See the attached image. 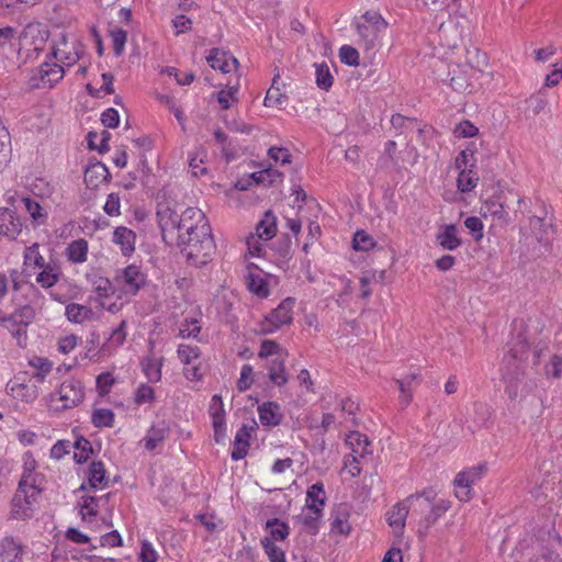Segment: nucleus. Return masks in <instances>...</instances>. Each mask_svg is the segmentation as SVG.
Masks as SVG:
<instances>
[{"mask_svg":"<svg viewBox=\"0 0 562 562\" xmlns=\"http://www.w3.org/2000/svg\"><path fill=\"white\" fill-rule=\"evenodd\" d=\"M529 346L525 337L518 336L513 342L508 355L504 360L503 378L506 386L505 392L510 400H516L519 394V383L524 379V370L520 366L527 359Z\"/></svg>","mask_w":562,"mask_h":562,"instance_id":"nucleus-1","label":"nucleus"},{"mask_svg":"<svg viewBox=\"0 0 562 562\" xmlns=\"http://www.w3.org/2000/svg\"><path fill=\"white\" fill-rule=\"evenodd\" d=\"M387 27V22L378 11H367L356 22L360 43L366 50L374 49L380 44L381 33Z\"/></svg>","mask_w":562,"mask_h":562,"instance_id":"nucleus-2","label":"nucleus"},{"mask_svg":"<svg viewBox=\"0 0 562 562\" xmlns=\"http://www.w3.org/2000/svg\"><path fill=\"white\" fill-rule=\"evenodd\" d=\"M85 398L82 383L76 379L64 381L58 390L50 394V406L55 411H65L76 407Z\"/></svg>","mask_w":562,"mask_h":562,"instance_id":"nucleus-3","label":"nucleus"},{"mask_svg":"<svg viewBox=\"0 0 562 562\" xmlns=\"http://www.w3.org/2000/svg\"><path fill=\"white\" fill-rule=\"evenodd\" d=\"M199 244H189L181 247V254L194 266L205 265L212 257L215 245L211 234V226H201Z\"/></svg>","mask_w":562,"mask_h":562,"instance_id":"nucleus-4","label":"nucleus"},{"mask_svg":"<svg viewBox=\"0 0 562 562\" xmlns=\"http://www.w3.org/2000/svg\"><path fill=\"white\" fill-rule=\"evenodd\" d=\"M295 300L284 299L274 310L265 316L259 323V331L265 335L273 334L283 325H290L293 321V307Z\"/></svg>","mask_w":562,"mask_h":562,"instance_id":"nucleus-5","label":"nucleus"},{"mask_svg":"<svg viewBox=\"0 0 562 562\" xmlns=\"http://www.w3.org/2000/svg\"><path fill=\"white\" fill-rule=\"evenodd\" d=\"M204 225H210L204 213L200 209L188 207L184 211L183 228L179 232L178 236L181 247L189 244H199L201 240L199 232L201 231V226Z\"/></svg>","mask_w":562,"mask_h":562,"instance_id":"nucleus-6","label":"nucleus"},{"mask_svg":"<svg viewBox=\"0 0 562 562\" xmlns=\"http://www.w3.org/2000/svg\"><path fill=\"white\" fill-rule=\"evenodd\" d=\"M65 75L63 65L44 61L30 77L29 83L33 89H49L59 82Z\"/></svg>","mask_w":562,"mask_h":562,"instance_id":"nucleus-7","label":"nucleus"},{"mask_svg":"<svg viewBox=\"0 0 562 562\" xmlns=\"http://www.w3.org/2000/svg\"><path fill=\"white\" fill-rule=\"evenodd\" d=\"M486 469L485 463H480L459 472L453 481L456 486V497L461 502H468L472 497V485L483 477Z\"/></svg>","mask_w":562,"mask_h":562,"instance_id":"nucleus-8","label":"nucleus"},{"mask_svg":"<svg viewBox=\"0 0 562 562\" xmlns=\"http://www.w3.org/2000/svg\"><path fill=\"white\" fill-rule=\"evenodd\" d=\"M115 281L125 294L135 295L146 283V276L138 266L130 265L117 273Z\"/></svg>","mask_w":562,"mask_h":562,"instance_id":"nucleus-9","label":"nucleus"},{"mask_svg":"<svg viewBox=\"0 0 562 562\" xmlns=\"http://www.w3.org/2000/svg\"><path fill=\"white\" fill-rule=\"evenodd\" d=\"M157 218L158 224L162 232L165 231H179L181 232L183 226V218H184V212L181 214V216L178 215V213L170 207V205L166 202H160L157 205Z\"/></svg>","mask_w":562,"mask_h":562,"instance_id":"nucleus-10","label":"nucleus"},{"mask_svg":"<svg viewBox=\"0 0 562 562\" xmlns=\"http://www.w3.org/2000/svg\"><path fill=\"white\" fill-rule=\"evenodd\" d=\"M23 222L16 213L10 209H0V235L10 240L16 239L21 234Z\"/></svg>","mask_w":562,"mask_h":562,"instance_id":"nucleus-11","label":"nucleus"},{"mask_svg":"<svg viewBox=\"0 0 562 562\" xmlns=\"http://www.w3.org/2000/svg\"><path fill=\"white\" fill-rule=\"evenodd\" d=\"M206 61L213 69L223 74L235 71L238 67V60L231 53L220 48L211 49Z\"/></svg>","mask_w":562,"mask_h":562,"instance_id":"nucleus-12","label":"nucleus"},{"mask_svg":"<svg viewBox=\"0 0 562 562\" xmlns=\"http://www.w3.org/2000/svg\"><path fill=\"white\" fill-rule=\"evenodd\" d=\"M209 412L212 417L214 439L220 442L225 436V409L221 395L212 396Z\"/></svg>","mask_w":562,"mask_h":562,"instance_id":"nucleus-13","label":"nucleus"},{"mask_svg":"<svg viewBox=\"0 0 562 562\" xmlns=\"http://www.w3.org/2000/svg\"><path fill=\"white\" fill-rule=\"evenodd\" d=\"M24 546L14 537L5 536L0 540V558L2 562H24Z\"/></svg>","mask_w":562,"mask_h":562,"instance_id":"nucleus-14","label":"nucleus"},{"mask_svg":"<svg viewBox=\"0 0 562 562\" xmlns=\"http://www.w3.org/2000/svg\"><path fill=\"white\" fill-rule=\"evenodd\" d=\"M25 496L24 493L15 492L11 502V518L24 520L32 517L36 498Z\"/></svg>","mask_w":562,"mask_h":562,"instance_id":"nucleus-15","label":"nucleus"},{"mask_svg":"<svg viewBox=\"0 0 562 562\" xmlns=\"http://www.w3.org/2000/svg\"><path fill=\"white\" fill-rule=\"evenodd\" d=\"M258 416L261 425L274 427L281 424L283 414L281 406L277 402H265L258 406Z\"/></svg>","mask_w":562,"mask_h":562,"instance_id":"nucleus-16","label":"nucleus"},{"mask_svg":"<svg viewBox=\"0 0 562 562\" xmlns=\"http://www.w3.org/2000/svg\"><path fill=\"white\" fill-rule=\"evenodd\" d=\"M44 476L41 473L22 474L16 492L26 494L25 497L37 498L43 490Z\"/></svg>","mask_w":562,"mask_h":562,"instance_id":"nucleus-17","label":"nucleus"},{"mask_svg":"<svg viewBox=\"0 0 562 562\" xmlns=\"http://www.w3.org/2000/svg\"><path fill=\"white\" fill-rule=\"evenodd\" d=\"M168 434L169 427L166 422L162 420L153 425L143 439L145 449L148 451L155 450L166 440Z\"/></svg>","mask_w":562,"mask_h":562,"instance_id":"nucleus-18","label":"nucleus"},{"mask_svg":"<svg viewBox=\"0 0 562 562\" xmlns=\"http://www.w3.org/2000/svg\"><path fill=\"white\" fill-rule=\"evenodd\" d=\"M135 233L124 226L116 227L113 232V243L119 245L124 256H130L135 250Z\"/></svg>","mask_w":562,"mask_h":562,"instance_id":"nucleus-19","label":"nucleus"},{"mask_svg":"<svg viewBox=\"0 0 562 562\" xmlns=\"http://www.w3.org/2000/svg\"><path fill=\"white\" fill-rule=\"evenodd\" d=\"M109 177L110 172L102 162L92 164L85 170V182L89 188H98L101 183L106 182Z\"/></svg>","mask_w":562,"mask_h":562,"instance_id":"nucleus-20","label":"nucleus"},{"mask_svg":"<svg viewBox=\"0 0 562 562\" xmlns=\"http://www.w3.org/2000/svg\"><path fill=\"white\" fill-rule=\"evenodd\" d=\"M248 290L258 297L266 299L270 295V288L261 271H249L246 276Z\"/></svg>","mask_w":562,"mask_h":562,"instance_id":"nucleus-21","label":"nucleus"},{"mask_svg":"<svg viewBox=\"0 0 562 562\" xmlns=\"http://www.w3.org/2000/svg\"><path fill=\"white\" fill-rule=\"evenodd\" d=\"M66 47L67 38L65 34H61L59 42L53 47L52 55L64 66L70 67L80 58V55L76 49L67 50Z\"/></svg>","mask_w":562,"mask_h":562,"instance_id":"nucleus-22","label":"nucleus"},{"mask_svg":"<svg viewBox=\"0 0 562 562\" xmlns=\"http://www.w3.org/2000/svg\"><path fill=\"white\" fill-rule=\"evenodd\" d=\"M65 315L69 322L75 324H82L94 318V313L91 307L77 303L68 304Z\"/></svg>","mask_w":562,"mask_h":562,"instance_id":"nucleus-23","label":"nucleus"},{"mask_svg":"<svg viewBox=\"0 0 562 562\" xmlns=\"http://www.w3.org/2000/svg\"><path fill=\"white\" fill-rule=\"evenodd\" d=\"M437 243L446 250H454L461 245L456 225H446L436 236Z\"/></svg>","mask_w":562,"mask_h":562,"instance_id":"nucleus-24","label":"nucleus"},{"mask_svg":"<svg viewBox=\"0 0 562 562\" xmlns=\"http://www.w3.org/2000/svg\"><path fill=\"white\" fill-rule=\"evenodd\" d=\"M142 370L146 375L147 380L151 383L159 382L161 380V368L162 358H156L153 356L144 357L140 361Z\"/></svg>","mask_w":562,"mask_h":562,"instance_id":"nucleus-25","label":"nucleus"},{"mask_svg":"<svg viewBox=\"0 0 562 562\" xmlns=\"http://www.w3.org/2000/svg\"><path fill=\"white\" fill-rule=\"evenodd\" d=\"M451 507V502L449 499H438L429 507L428 514H426L422 520V524L426 529L430 528L436 521L445 515Z\"/></svg>","mask_w":562,"mask_h":562,"instance_id":"nucleus-26","label":"nucleus"},{"mask_svg":"<svg viewBox=\"0 0 562 562\" xmlns=\"http://www.w3.org/2000/svg\"><path fill=\"white\" fill-rule=\"evenodd\" d=\"M326 501L324 484L317 482L308 487L306 492V509H319L323 512Z\"/></svg>","mask_w":562,"mask_h":562,"instance_id":"nucleus-27","label":"nucleus"},{"mask_svg":"<svg viewBox=\"0 0 562 562\" xmlns=\"http://www.w3.org/2000/svg\"><path fill=\"white\" fill-rule=\"evenodd\" d=\"M277 234V218L271 211H267L256 226V235L262 240H270Z\"/></svg>","mask_w":562,"mask_h":562,"instance_id":"nucleus-28","label":"nucleus"},{"mask_svg":"<svg viewBox=\"0 0 562 562\" xmlns=\"http://www.w3.org/2000/svg\"><path fill=\"white\" fill-rule=\"evenodd\" d=\"M529 225L540 243H549L550 237L553 235V226L550 222L546 221L544 216H532Z\"/></svg>","mask_w":562,"mask_h":562,"instance_id":"nucleus-29","label":"nucleus"},{"mask_svg":"<svg viewBox=\"0 0 562 562\" xmlns=\"http://www.w3.org/2000/svg\"><path fill=\"white\" fill-rule=\"evenodd\" d=\"M88 241L83 238L71 241L66 248V256L74 263H82L87 260Z\"/></svg>","mask_w":562,"mask_h":562,"instance_id":"nucleus-30","label":"nucleus"},{"mask_svg":"<svg viewBox=\"0 0 562 562\" xmlns=\"http://www.w3.org/2000/svg\"><path fill=\"white\" fill-rule=\"evenodd\" d=\"M42 271L36 277V282L45 289L55 285L60 278V270L55 263L48 262L41 268Z\"/></svg>","mask_w":562,"mask_h":562,"instance_id":"nucleus-31","label":"nucleus"},{"mask_svg":"<svg viewBox=\"0 0 562 562\" xmlns=\"http://www.w3.org/2000/svg\"><path fill=\"white\" fill-rule=\"evenodd\" d=\"M346 443L352 450V453L358 454L360 458H363L366 454L370 453V441L366 435H362L358 431H352L347 436Z\"/></svg>","mask_w":562,"mask_h":562,"instance_id":"nucleus-32","label":"nucleus"},{"mask_svg":"<svg viewBox=\"0 0 562 562\" xmlns=\"http://www.w3.org/2000/svg\"><path fill=\"white\" fill-rule=\"evenodd\" d=\"M267 369L269 380L274 385L281 386L288 382L289 376L285 371L284 360L282 358L271 360Z\"/></svg>","mask_w":562,"mask_h":562,"instance_id":"nucleus-33","label":"nucleus"},{"mask_svg":"<svg viewBox=\"0 0 562 562\" xmlns=\"http://www.w3.org/2000/svg\"><path fill=\"white\" fill-rule=\"evenodd\" d=\"M35 317V311L31 305H24L15 310L11 315L4 316L0 322H13L22 327H27Z\"/></svg>","mask_w":562,"mask_h":562,"instance_id":"nucleus-34","label":"nucleus"},{"mask_svg":"<svg viewBox=\"0 0 562 562\" xmlns=\"http://www.w3.org/2000/svg\"><path fill=\"white\" fill-rule=\"evenodd\" d=\"M88 482L91 488L108 486V479L105 476V468L101 461H94L89 467Z\"/></svg>","mask_w":562,"mask_h":562,"instance_id":"nucleus-35","label":"nucleus"},{"mask_svg":"<svg viewBox=\"0 0 562 562\" xmlns=\"http://www.w3.org/2000/svg\"><path fill=\"white\" fill-rule=\"evenodd\" d=\"M409 508L412 507L408 506L405 501L403 504H396L393 506V508L387 514L389 525L395 530H402L405 526V520Z\"/></svg>","mask_w":562,"mask_h":562,"instance_id":"nucleus-36","label":"nucleus"},{"mask_svg":"<svg viewBox=\"0 0 562 562\" xmlns=\"http://www.w3.org/2000/svg\"><path fill=\"white\" fill-rule=\"evenodd\" d=\"M436 492L432 488H426L419 494L408 496L405 502L408 506L413 507V512L416 510V506L420 509H425V507H429L431 504L436 502Z\"/></svg>","mask_w":562,"mask_h":562,"instance_id":"nucleus-37","label":"nucleus"},{"mask_svg":"<svg viewBox=\"0 0 562 562\" xmlns=\"http://www.w3.org/2000/svg\"><path fill=\"white\" fill-rule=\"evenodd\" d=\"M480 213L483 217L493 216L502 220L504 223H508V214L504 210V205L497 201L487 200L481 206Z\"/></svg>","mask_w":562,"mask_h":562,"instance_id":"nucleus-38","label":"nucleus"},{"mask_svg":"<svg viewBox=\"0 0 562 562\" xmlns=\"http://www.w3.org/2000/svg\"><path fill=\"white\" fill-rule=\"evenodd\" d=\"M126 339V321H121L120 325L114 328L108 338V340L103 344L102 349L104 351H110L119 348L124 344Z\"/></svg>","mask_w":562,"mask_h":562,"instance_id":"nucleus-39","label":"nucleus"},{"mask_svg":"<svg viewBox=\"0 0 562 562\" xmlns=\"http://www.w3.org/2000/svg\"><path fill=\"white\" fill-rule=\"evenodd\" d=\"M266 528L269 530L270 540L272 542L283 541L290 533V527L288 524L280 521L277 518L269 519L266 524Z\"/></svg>","mask_w":562,"mask_h":562,"instance_id":"nucleus-40","label":"nucleus"},{"mask_svg":"<svg viewBox=\"0 0 562 562\" xmlns=\"http://www.w3.org/2000/svg\"><path fill=\"white\" fill-rule=\"evenodd\" d=\"M177 352L183 366L200 362L201 350L198 346L180 344Z\"/></svg>","mask_w":562,"mask_h":562,"instance_id":"nucleus-41","label":"nucleus"},{"mask_svg":"<svg viewBox=\"0 0 562 562\" xmlns=\"http://www.w3.org/2000/svg\"><path fill=\"white\" fill-rule=\"evenodd\" d=\"M217 102L221 105V109L228 110L234 106V104L238 103V87L231 86L224 89H221L217 92Z\"/></svg>","mask_w":562,"mask_h":562,"instance_id":"nucleus-42","label":"nucleus"},{"mask_svg":"<svg viewBox=\"0 0 562 562\" xmlns=\"http://www.w3.org/2000/svg\"><path fill=\"white\" fill-rule=\"evenodd\" d=\"M527 110L531 112L533 116L540 114L548 106L547 93L543 89L537 93L531 94L527 100Z\"/></svg>","mask_w":562,"mask_h":562,"instance_id":"nucleus-43","label":"nucleus"},{"mask_svg":"<svg viewBox=\"0 0 562 562\" xmlns=\"http://www.w3.org/2000/svg\"><path fill=\"white\" fill-rule=\"evenodd\" d=\"M29 364L35 369V372L33 373V378L38 382H43L47 374L52 370V362L42 357H34L29 361Z\"/></svg>","mask_w":562,"mask_h":562,"instance_id":"nucleus-44","label":"nucleus"},{"mask_svg":"<svg viewBox=\"0 0 562 562\" xmlns=\"http://www.w3.org/2000/svg\"><path fill=\"white\" fill-rule=\"evenodd\" d=\"M22 202L26 212L30 214L36 225L44 224L47 218V213L40 205V203L31 198H23Z\"/></svg>","mask_w":562,"mask_h":562,"instance_id":"nucleus-45","label":"nucleus"},{"mask_svg":"<svg viewBox=\"0 0 562 562\" xmlns=\"http://www.w3.org/2000/svg\"><path fill=\"white\" fill-rule=\"evenodd\" d=\"M72 448L75 449L74 459L79 464L85 463L92 453V446L90 441L83 437L78 438L74 442Z\"/></svg>","mask_w":562,"mask_h":562,"instance_id":"nucleus-46","label":"nucleus"},{"mask_svg":"<svg viewBox=\"0 0 562 562\" xmlns=\"http://www.w3.org/2000/svg\"><path fill=\"white\" fill-rule=\"evenodd\" d=\"M417 379V374L412 373L406 375L403 379H397L395 382L398 385L401 396H400V403L406 407L412 402V393H411V385L413 382Z\"/></svg>","mask_w":562,"mask_h":562,"instance_id":"nucleus-47","label":"nucleus"},{"mask_svg":"<svg viewBox=\"0 0 562 562\" xmlns=\"http://www.w3.org/2000/svg\"><path fill=\"white\" fill-rule=\"evenodd\" d=\"M38 248L40 246L36 243L29 247H25L23 257L24 265L26 267L42 268L45 265H47L43 256L40 254Z\"/></svg>","mask_w":562,"mask_h":562,"instance_id":"nucleus-48","label":"nucleus"},{"mask_svg":"<svg viewBox=\"0 0 562 562\" xmlns=\"http://www.w3.org/2000/svg\"><path fill=\"white\" fill-rule=\"evenodd\" d=\"M450 77V87L458 92H464L469 88V80L465 76L463 69L459 66H456L452 70L449 71Z\"/></svg>","mask_w":562,"mask_h":562,"instance_id":"nucleus-49","label":"nucleus"},{"mask_svg":"<svg viewBox=\"0 0 562 562\" xmlns=\"http://www.w3.org/2000/svg\"><path fill=\"white\" fill-rule=\"evenodd\" d=\"M316 85L318 88L323 90H328L333 86V75L329 70V67L326 63L316 64Z\"/></svg>","mask_w":562,"mask_h":562,"instance_id":"nucleus-50","label":"nucleus"},{"mask_svg":"<svg viewBox=\"0 0 562 562\" xmlns=\"http://www.w3.org/2000/svg\"><path fill=\"white\" fill-rule=\"evenodd\" d=\"M477 181H479V177H476L472 172V170L462 169L459 172V176L457 179V186L461 192H470L476 187Z\"/></svg>","mask_w":562,"mask_h":562,"instance_id":"nucleus-51","label":"nucleus"},{"mask_svg":"<svg viewBox=\"0 0 562 562\" xmlns=\"http://www.w3.org/2000/svg\"><path fill=\"white\" fill-rule=\"evenodd\" d=\"M261 546L270 562H285L284 551L272 542V540L268 539V537L261 539Z\"/></svg>","mask_w":562,"mask_h":562,"instance_id":"nucleus-52","label":"nucleus"},{"mask_svg":"<svg viewBox=\"0 0 562 562\" xmlns=\"http://www.w3.org/2000/svg\"><path fill=\"white\" fill-rule=\"evenodd\" d=\"M92 424L95 427H112L114 423V414L108 408H98L92 413Z\"/></svg>","mask_w":562,"mask_h":562,"instance_id":"nucleus-53","label":"nucleus"},{"mask_svg":"<svg viewBox=\"0 0 562 562\" xmlns=\"http://www.w3.org/2000/svg\"><path fill=\"white\" fill-rule=\"evenodd\" d=\"M322 516L323 512L319 509H307V513L302 515V522L310 532L316 533Z\"/></svg>","mask_w":562,"mask_h":562,"instance_id":"nucleus-54","label":"nucleus"},{"mask_svg":"<svg viewBox=\"0 0 562 562\" xmlns=\"http://www.w3.org/2000/svg\"><path fill=\"white\" fill-rule=\"evenodd\" d=\"M277 78H273L272 86L268 89L263 104L268 108L278 106L283 103L285 95L281 92L280 88L276 86Z\"/></svg>","mask_w":562,"mask_h":562,"instance_id":"nucleus-55","label":"nucleus"},{"mask_svg":"<svg viewBox=\"0 0 562 562\" xmlns=\"http://www.w3.org/2000/svg\"><path fill=\"white\" fill-rule=\"evenodd\" d=\"M110 36L113 44V50L116 56H121L124 52V46L127 40V32L122 29H112Z\"/></svg>","mask_w":562,"mask_h":562,"instance_id":"nucleus-56","label":"nucleus"},{"mask_svg":"<svg viewBox=\"0 0 562 562\" xmlns=\"http://www.w3.org/2000/svg\"><path fill=\"white\" fill-rule=\"evenodd\" d=\"M201 331V326L199 325L198 319L193 318L191 321L186 319L179 329L178 336L182 339L187 338H198Z\"/></svg>","mask_w":562,"mask_h":562,"instance_id":"nucleus-57","label":"nucleus"},{"mask_svg":"<svg viewBox=\"0 0 562 562\" xmlns=\"http://www.w3.org/2000/svg\"><path fill=\"white\" fill-rule=\"evenodd\" d=\"M254 383V368L250 364H244L240 370V376L237 381V389L239 392H245Z\"/></svg>","mask_w":562,"mask_h":562,"instance_id":"nucleus-58","label":"nucleus"},{"mask_svg":"<svg viewBox=\"0 0 562 562\" xmlns=\"http://www.w3.org/2000/svg\"><path fill=\"white\" fill-rule=\"evenodd\" d=\"M352 245L356 250L367 251L374 247V240L363 231H358L352 239Z\"/></svg>","mask_w":562,"mask_h":562,"instance_id":"nucleus-59","label":"nucleus"},{"mask_svg":"<svg viewBox=\"0 0 562 562\" xmlns=\"http://www.w3.org/2000/svg\"><path fill=\"white\" fill-rule=\"evenodd\" d=\"M94 291L100 299H108L115 294L113 283L106 278H98L94 281Z\"/></svg>","mask_w":562,"mask_h":562,"instance_id":"nucleus-60","label":"nucleus"},{"mask_svg":"<svg viewBox=\"0 0 562 562\" xmlns=\"http://www.w3.org/2000/svg\"><path fill=\"white\" fill-rule=\"evenodd\" d=\"M155 391L148 384H140L135 391V403L137 405L148 404L154 402Z\"/></svg>","mask_w":562,"mask_h":562,"instance_id":"nucleus-61","label":"nucleus"},{"mask_svg":"<svg viewBox=\"0 0 562 562\" xmlns=\"http://www.w3.org/2000/svg\"><path fill=\"white\" fill-rule=\"evenodd\" d=\"M339 58L342 64L348 66H358L359 65V53L358 50L349 45H344L339 49Z\"/></svg>","mask_w":562,"mask_h":562,"instance_id":"nucleus-62","label":"nucleus"},{"mask_svg":"<svg viewBox=\"0 0 562 562\" xmlns=\"http://www.w3.org/2000/svg\"><path fill=\"white\" fill-rule=\"evenodd\" d=\"M4 327L12 334V336L16 339V342L20 347L26 346L27 335L26 328L22 327L13 322H1Z\"/></svg>","mask_w":562,"mask_h":562,"instance_id":"nucleus-63","label":"nucleus"},{"mask_svg":"<svg viewBox=\"0 0 562 562\" xmlns=\"http://www.w3.org/2000/svg\"><path fill=\"white\" fill-rule=\"evenodd\" d=\"M454 136L458 138L473 137L479 133V128L470 121L460 122L453 130Z\"/></svg>","mask_w":562,"mask_h":562,"instance_id":"nucleus-64","label":"nucleus"}]
</instances>
